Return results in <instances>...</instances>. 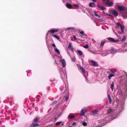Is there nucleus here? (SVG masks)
I'll use <instances>...</instances> for the list:
<instances>
[{"label": "nucleus", "mask_w": 127, "mask_h": 127, "mask_svg": "<svg viewBox=\"0 0 127 127\" xmlns=\"http://www.w3.org/2000/svg\"><path fill=\"white\" fill-rule=\"evenodd\" d=\"M76 60V58L75 57H74L71 58V61L72 62H74Z\"/></svg>", "instance_id": "obj_37"}, {"label": "nucleus", "mask_w": 127, "mask_h": 127, "mask_svg": "<svg viewBox=\"0 0 127 127\" xmlns=\"http://www.w3.org/2000/svg\"><path fill=\"white\" fill-rule=\"evenodd\" d=\"M108 98H111V97H110V95L109 94H108Z\"/></svg>", "instance_id": "obj_50"}, {"label": "nucleus", "mask_w": 127, "mask_h": 127, "mask_svg": "<svg viewBox=\"0 0 127 127\" xmlns=\"http://www.w3.org/2000/svg\"><path fill=\"white\" fill-rule=\"evenodd\" d=\"M64 89V85L61 86L60 87V90L61 91H63Z\"/></svg>", "instance_id": "obj_30"}, {"label": "nucleus", "mask_w": 127, "mask_h": 127, "mask_svg": "<svg viewBox=\"0 0 127 127\" xmlns=\"http://www.w3.org/2000/svg\"><path fill=\"white\" fill-rule=\"evenodd\" d=\"M108 99H109V101L110 102V103H111V102L112 101L111 99V98H108Z\"/></svg>", "instance_id": "obj_46"}, {"label": "nucleus", "mask_w": 127, "mask_h": 127, "mask_svg": "<svg viewBox=\"0 0 127 127\" xmlns=\"http://www.w3.org/2000/svg\"><path fill=\"white\" fill-rule=\"evenodd\" d=\"M119 95H120V96L123 99L121 101L120 110H121L120 112H121L124 108L125 101L126 98V97L127 96V93L126 92L125 94L122 93V91H121L120 92L119 90L116 96L119 97Z\"/></svg>", "instance_id": "obj_1"}, {"label": "nucleus", "mask_w": 127, "mask_h": 127, "mask_svg": "<svg viewBox=\"0 0 127 127\" xmlns=\"http://www.w3.org/2000/svg\"><path fill=\"white\" fill-rule=\"evenodd\" d=\"M107 39L111 42H114V41H115V39L114 38L109 37L107 38Z\"/></svg>", "instance_id": "obj_17"}, {"label": "nucleus", "mask_w": 127, "mask_h": 127, "mask_svg": "<svg viewBox=\"0 0 127 127\" xmlns=\"http://www.w3.org/2000/svg\"><path fill=\"white\" fill-rule=\"evenodd\" d=\"M88 44H86L84 46H83V47L86 49L88 48Z\"/></svg>", "instance_id": "obj_39"}, {"label": "nucleus", "mask_w": 127, "mask_h": 127, "mask_svg": "<svg viewBox=\"0 0 127 127\" xmlns=\"http://www.w3.org/2000/svg\"><path fill=\"white\" fill-rule=\"evenodd\" d=\"M82 125L84 126H86L87 125V124L86 122H83L82 123Z\"/></svg>", "instance_id": "obj_38"}, {"label": "nucleus", "mask_w": 127, "mask_h": 127, "mask_svg": "<svg viewBox=\"0 0 127 127\" xmlns=\"http://www.w3.org/2000/svg\"><path fill=\"white\" fill-rule=\"evenodd\" d=\"M92 53H94V54H95L93 52H92Z\"/></svg>", "instance_id": "obj_62"}, {"label": "nucleus", "mask_w": 127, "mask_h": 127, "mask_svg": "<svg viewBox=\"0 0 127 127\" xmlns=\"http://www.w3.org/2000/svg\"><path fill=\"white\" fill-rule=\"evenodd\" d=\"M80 70L82 71V72L83 75L85 79V80L86 81V82H87L88 83L89 82V81L88 79V78L87 77L85 76V71L84 69L81 66H80Z\"/></svg>", "instance_id": "obj_3"}, {"label": "nucleus", "mask_w": 127, "mask_h": 127, "mask_svg": "<svg viewBox=\"0 0 127 127\" xmlns=\"http://www.w3.org/2000/svg\"><path fill=\"white\" fill-rule=\"evenodd\" d=\"M67 90H68V88H67ZM64 93H66V96L65 97V100L66 101L68 100L69 98V92L68 90L67 91L66 89V90H65Z\"/></svg>", "instance_id": "obj_4"}, {"label": "nucleus", "mask_w": 127, "mask_h": 127, "mask_svg": "<svg viewBox=\"0 0 127 127\" xmlns=\"http://www.w3.org/2000/svg\"><path fill=\"white\" fill-rule=\"evenodd\" d=\"M106 4L107 6L111 7L113 6V3L111 1H107L106 2Z\"/></svg>", "instance_id": "obj_8"}, {"label": "nucleus", "mask_w": 127, "mask_h": 127, "mask_svg": "<svg viewBox=\"0 0 127 127\" xmlns=\"http://www.w3.org/2000/svg\"><path fill=\"white\" fill-rule=\"evenodd\" d=\"M59 70L61 78L62 79H63V76H62V74H63L64 73V72L62 68H60L59 69Z\"/></svg>", "instance_id": "obj_7"}, {"label": "nucleus", "mask_w": 127, "mask_h": 127, "mask_svg": "<svg viewBox=\"0 0 127 127\" xmlns=\"http://www.w3.org/2000/svg\"><path fill=\"white\" fill-rule=\"evenodd\" d=\"M80 66H81L80 65H78V66L80 68Z\"/></svg>", "instance_id": "obj_57"}, {"label": "nucleus", "mask_w": 127, "mask_h": 127, "mask_svg": "<svg viewBox=\"0 0 127 127\" xmlns=\"http://www.w3.org/2000/svg\"><path fill=\"white\" fill-rule=\"evenodd\" d=\"M65 73L66 74V72H65V73H64L63 74H62V76L63 78V79H62L63 80H64V79H67V75L65 74Z\"/></svg>", "instance_id": "obj_19"}, {"label": "nucleus", "mask_w": 127, "mask_h": 127, "mask_svg": "<svg viewBox=\"0 0 127 127\" xmlns=\"http://www.w3.org/2000/svg\"><path fill=\"white\" fill-rule=\"evenodd\" d=\"M114 76H115L114 75L112 74H109L108 75V79H110L112 77Z\"/></svg>", "instance_id": "obj_25"}, {"label": "nucleus", "mask_w": 127, "mask_h": 127, "mask_svg": "<svg viewBox=\"0 0 127 127\" xmlns=\"http://www.w3.org/2000/svg\"><path fill=\"white\" fill-rule=\"evenodd\" d=\"M62 1H63V2H64V0H63Z\"/></svg>", "instance_id": "obj_58"}, {"label": "nucleus", "mask_w": 127, "mask_h": 127, "mask_svg": "<svg viewBox=\"0 0 127 127\" xmlns=\"http://www.w3.org/2000/svg\"><path fill=\"white\" fill-rule=\"evenodd\" d=\"M117 24L118 26H120L121 28H124V26L123 24H121L119 22H117Z\"/></svg>", "instance_id": "obj_20"}, {"label": "nucleus", "mask_w": 127, "mask_h": 127, "mask_svg": "<svg viewBox=\"0 0 127 127\" xmlns=\"http://www.w3.org/2000/svg\"><path fill=\"white\" fill-rule=\"evenodd\" d=\"M122 16L124 19L127 18V12H125L122 14Z\"/></svg>", "instance_id": "obj_11"}, {"label": "nucleus", "mask_w": 127, "mask_h": 127, "mask_svg": "<svg viewBox=\"0 0 127 127\" xmlns=\"http://www.w3.org/2000/svg\"><path fill=\"white\" fill-rule=\"evenodd\" d=\"M111 71L112 73L114 74L116 72V70H111Z\"/></svg>", "instance_id": "obj_42"}, {"label": "nucleus", "mask_w": 127, "mask_h": 127, "mask_svg": "<svg viewBox=\"0 0 127 127\" xmlns=\"http://www.w3.org/2000/svg\"><path fill=\"white\" fill-rule=\"evenodd\" d=\"M98 112V111L96 110H94L92 111V113L95 114H97Z\"/></svg>", "instance_id": "obj_32"}, {"label": "nucleus", "mask_w": 127, "mask_h": 127, "mask_svg": "<svg viewBox=\"0 0 127 127\" xmlns=\"http://www.w3.org/2000/svg\"><path fill=\"white\" fill-rule=\"evenodd\" d=\"M28 74H27V76H28Z\"/></svg>", "instance_id": "obj_60"}, {"label": "nucleus", "mask_w": 127, "mask_h": 127, "mask_svg": "<svg viewBox=\"0 0 127 127\" xmlns=\"http://www.w3.org/2000/svg\"><path fill=\"white\" fill-rule=\"evenodd\" d=\"M107 15L108 16H111V17H112V16L111 15H110V14H107Z\"/></svg>", "instance_id": "obj_53"}, {"label": "nucleus", "mask_w": 127, "mask_h": 127, "mask_svg": "<svg viewBox=\"0 0 127 127\" xmlns=\"http://www.w3.org/2000/svg\"><path fill=\"white\" fill-rule=\"evenodd\" d=\"M108 114L110 115L111 116V117L110 118H109V119H111V120H112L117 118V116L115 117L116 114L115 113V111L113 109H109L108 111Z\"/></svg>", "instance_id": "obj_2"}, {"label": "nucleus", "mask_w": 127, "mask_h": 127, "mask_svg": "<svg viewBox=\"0 0 127 127\" xmlns=\"http://www.w3.org/2000/svg\"><path fill=\"white\" fill-rule=\"evenodd\" d=\"M126 39V37L125 36H124L123 38H122L121 40L122 41H124Z\"/></svg>", "instance_id": "obj_40"}, {"label": "nucleus", "mask_w": 127, "mask_h": 127, "mask_svg": "<svg viewBox=\"0 0 127 127\" xmlns=\"http://www.w3.org/2000/svg\"><path fill=\"white\" fill-rule=\"evenodd\" d=\"M75 117V116L74 115H69L68 116V119H72L74 118Z\"/></svg>", "instance_id": "obj_31"}, {"label": "nucleus", "mask_w": 127, "mask_h": 127, "mask_svg": "<svg viewBox=\"0 0 127 127\" xmlns=\"http://www.w3.org/2000/svg\"><path fill=\"white\" fill-rule=\"evenodd\" d=\"M52 45V46L54 47H56V45L54 43H53Z\"/></svg>", "instance_id": "obj_49"}, {"label": "nucleus", "mask_w": 127, "mask_h": 127, "mask_svg": "<svg viewBox=\"0 0 127 127\" xmlns=\"http://www.w3.org/2000/svg\"><path fill=\"white\" fill-rule=\"evenodd\" d=\"M89 6L91 7H95V4L94 2H91L89 3Z\"/></svg>", "instance_id": "obj_18"}, {"label": "nucleus", "mask_w": 127, "mask_h": 127, "mask_svg": "<svg viewBox=\"0 0 127 127\" xmlns=\"http://www.w3.org/2000/svg\"><path fill=\"white\" fill-rule=\"evenodd\" d=\"M68 48L69 49L72 51H73V50L74 48L73 47V46L72 45V43L71 42L69 43L68 47Z\"/></svg>", "instance_id": "obj_13"}, {"label": "nucleus", "mask_w": 127, "mask_h": 127, "mask_svg": "<svg viewBox=\"0 0 127 127\" xmlns=\"http://www.w3.org/2000/svg\"><path fill=\"white\" fill-rule=\"evenodd\" d=\"M53 36L57 38V39H58V40H59L60 38L57 35H53Z\"/></svg>", "instance_id": "obj_34"}, {"label": "nucleus", "mask_w": 127, "mask_h": 127, "mask_svg": "<svg viewBox=\"0 0 127 127\" xmlns=\"http://www.w3.org/2000/svg\"><path fill=\"white\" fill-rule=\"evenodd\" d=\"M74 5L77 7H79V5L78 4H75Z\"/></svg>", "instance_id": "obj_48"}, {"label": "nucleus", "mask_w": 127, "mask_h": 127, "mask_svg": "<svg viewBox=\"0 0 127 127\" xmlns=\"http://www.w3.org/2000/svg\"><path fill=\"white\" fill-rule=\"evenodd\" d=\"M57 102V101L56 100H54L52 102V103H51V105H52L54 104H56Z\"/></svg>", "instance_id": "obj_35"}, {"label": "nucleus", "mask_w": 127, "mask_h": 127, "mask_svg": "<svg viewBox=\"0 0 127 127\" xmlns=\"http://www.w3.org/2000/svg\"><path fill=\"white\" fill-rule=\"evenodd\" d=\"M76 123L75 122H74L73 123L72 125H76Z\"/></svg>", "instance_id": "obj_51"}, {"label": "nucleus", "mask_w": 127, "mask_h": 127, "mask_svg": "<svg viewBox=\"0 0 127 127\" xmlns=\"http://www.w3.org/2000/svg\"><path fill=\"white\" fill-rule=\"evenodd\" d=\"M73 38L74 39L76 40H77V39L76 37L75 36V35H73Z\"/></svg>", "instance_id": "obj_45"}, {"label": "nucleus", "mask_w": 127, "mask_h": 127, "mask_svg": "<svg viewBox=\"0 0 127 127\" xmlns=\"http://www.w3.org/2000/svg\"><path fill=\"white\" fill-rule=\"evenodd\" d=\"M77 53L79 54L80 56H82L83 55V53L82 51L80 50H77Z\"/></svg>", "instance_id": "obj_21"}, {"label": "nucleus", "mask_w": 127, "mask_h": 127, "mask_svg": "<svg viewBox=\"0 0 127 127\" xmlns=\"http://www.w3.org/2000/svg\"><path fill=\"white\" fill-rule=\"evenodd\" d=\"M91 62L93 64V65L94 66H98V64L96 62L93 60H92Z\"/></svg>", "instance_id": "obj_15"}, {"label": "nucleus", "mask_w": 127, "mask_h": 127, "mask_svg": "<svg viewBox=\"0 0 127 127\" xmlns=\"http://www.w3.org/2000/svg\"><path fill=\"white\" fill-rule=\"evenodd\" d=\"M62 115V113L61 112L57 113L56 115L55 119H57L60 116Z\"/></svg>", "instance_id": "obj_22"}, {"label": "nucleus", "mask_w": 127, "mask_h": 127, "mask_svg": "<svg viewBox=\"0 0 127 127\" xmlns=\"http://www.w3.org/2000/svg\"><path fill=\"white\" fill-rule=\"evenodd\" d=\"M74 29V28H73V27H71V28H67V29Z\"/></svg>", "instance_id": "obj_47"}, {"label": "nucleus", "mask_w": 127, "mask_h": 127, "mask_svg": "<svg viewBox=\"0 0 127 127\" xmlns=\"http://www.w3.org/2000/svg\"><path fill=\"white\" fill-rule=\"evenodd\" d=\"M108 42V41L107 40L104 39V40H102L101 41V46H103L104 45V43H107Z\"/></svg>", "instance_id": "obj_12"}, {"label": "nucleus", "mask_w": 127, "mask_h": 127, "mask_svg": "<svg viewBox=\"0 0 127 127\" xmlns=\"http://www.w3.org/2000/svg\"><path fill=\"white\" fill-rule=\"evenodd\" d=\"M92 53H94V54H95L93 52H92Z\"/></svg>", "instance_id": "obj_63"}, {"label": "nucleus", "mask_w": 127, "mask_h": 127, "mask_svg": "<svg viewBox=\"0 0 127 127\" xmlns=\"http://www.w3.org/2000/svg\"><path fill=\"white\" fill-rule=\"evenodd\" d=\"M39 117H35V119L34 120V121L35 122L39 120Z\"/></svg>", "instance_id": "obj_33"}, {"label": "nucleus", "mask_w": 127, "mask_h": 127, "mask_svg": "<svg viewBox=\"0 0 127 127\" xmlns=\"http://www.w3.org/2000/svg\"><path fill=\"white\" fill-rule=\"evenodd\" d=\"M51 30L52 31H51V30H49L48 31V32H47L46 34V37L47 36L48 34L50 33H53L55 32H57L58 31V30L57 29H56V30L54 29H52Z\"/></svg>", "instance_id": "obj_5"}, {"label": "nucleus", "mask_w": 127, "mask_h": 127, "mask_svg": "<svg viewBox=\"0 0 127 127\" xmlns=\"http://www.w3.org/2000/svg\"><path fill=\"white\" fill-rule=\"evenodd\" d=\"M31 70H29V71H26V72H31Z\"/></svg>", "instance_id": "obj_54"}, {"label": "nucleus", "mask_w": 127, "mask_h": 127, "mask_svg": "<svg viewBox=\"0 0 127 127\" xmlns=\"http://www.w3.org/2000/svg\"><path fill=\"white\" fill-rule=\"evenodd\" d=\"M65 88L66 89V86H65Z\"/></svg>", "instance_id": "obj_61"}, {"label": "nucleus", "mask_w": 127, "mask_h": 127, "mask_svg": "<svg viewBox=\"0 0 127 127\" xmlns=\"http://www.w3.org/2000/svg\"><path fill=\"white\" fill-rule=\"evenodd\" d=\"M117 6L118 9L120 11H123L125 9V7L123 6L118 5Z\"/></svg>", "instance_id": "obj_9"}, {"label": "nucleus", "mask_w": 127, "mask_h": 127, "mask_svg": "<svg viewBox=\"0 0 127 127\" xmlns=\"http://www.w3.org/2000/svg\"><path fill=\"white\" fill-rule=\"evenodd\" d=\"M55 52L57 53L58 54H60V52L59 50L57 48H55Z\"/></svg>", "instance_id": "obj_28"}, {"label": "nucleus", "mask_w": 127, "mask_h": 127, "mask_svg": "<svg viewBox=\"0 0 127 127\" xmlns=\"http://www.w3.org/2000/svg\"><path fill=\"white\" fill-rule=\"evenodd\" d=\"M97 7L101 10H104L105 9V8L103 6H102L100 5H98Z\"/></svg>", "instance_id": "obj_23"}, {"label": "nucleus", "mask_w": 127, "mask_h": 127, "mask_svg": "<svg viewBox=\"0 0 127 127\" xmlns=\"http://www.w3.org/2000/svg\"><path fill=\"white\" fill-rule=\"evenodd\" d=\"M64 125V123H62V126H63Z\"/></svg>", "instance_id": "obj_55"}, {"label": "nucleus", "mask_w": 127, "mask_h": 127, "mask_svg": "<svg viewBox=\"0 0 127 127\" xmlns=\"http://www.w3.org/2000/svg\"><path fill=\"white\" fill-rule=\"evenodd\" d=\"M39 125L38 123L34 124L32 123L28 127H36Z\"/></svg>", "instance_id": "obj_14"}, {"label": "nucleus", "mask_w": 127, "mask_h": 127, "mask_svg": "<svg viewBox=\"0 0 127 127\" xmlns=\"http://www.w3.org/2000/svg\"><path fill=\"white\" fill-rule=\"evenodd\" d=\"M80 34H82L83 36H86L87 35L86 34L84 33V32L83 31H81L80 32Z\"/></svg>", "instance_id": "obj_27"}, {"label": "nucleus", "mask_w": 127, "mask_h": 127, "mask_svg": "<svg viewBox=\"0 0 127 127\" xmlns=\"http://www.w3.org/2000/svg\"><path fill=\"white\" fill-rule=\"evenodd\" d=\"M61 123V121L57 122V123H56V125H60Z\"/></svg>", "instance_id": "obj_41"}, {"label": "nucleus", "mask_w": 127, "mask_h": 127, "mask_svg": "<svg viewBox=\"0 0 127 127\" xmlns=\"http://www.w3.org/2000/svg\"><path fill=\"white\" fill-rule=\"evenodd\" d=\"M60 62H61L62 63L63 65V67H65L66 64L64 59H63L60 60Z\"/></svg>", "instance_id": "obj_10"}, {"label": "nucleus", "mask_w": 127, "mask_h": 127, "mask_svg": "<svg viewBox=\"0 0 127 127\" xmlns=\"http://www.w3.org/2000/svg\"><path fill=\"white\" fill-rule=\"evenodd\" d=\"M66 6L69 9H71V4L68 3H66Z\"/></svg>", "instance_id": "obj_26"}, {"label": "nucleus", "mask_w": 127, "mask_h": 127, "mask_svg": "<svg viewBox=\"0 0 127 127\" xmlns=\"http://www.w3.org/2000/svg\"><path fill=\"white\" fill-rule=\"evenodd\" d=\"M112 13L116 17L118 15V13L115 10L112 11Z\"/></svg>", "instance_id": "obj_16"}, {"label": "nucleus", "mask_w": 127, "mask_h": 127, "mask_svg": "<svg viewBox=\"0 0 127 127\" xmlns=\"http://www.w3.org/2000/svg\"><path fill=\"white\" fill-rule=\"evenodd\" d=\"M119 40H115V41H114V42H119Z\"/></svg>", "instance_id": "obj_44"}, {"label": "nucleus", "mask_w": 127, "mask_h": 127, "mask_svg": "<svg viewBox=\"0 0 127 127\" xmlns=\"http://www.w3.org/2000/svg\"><path fill=\"white\" fill-rule=\"evenodd\" d=\"M114 86V83L113 81H112V83L111 84V86H110V88L111 89V90H113V88Z\"/></svg>", "instance_id": "obj_29"}, {"label": "nucleus", "mask_w": 127, "mask_h": 127, "mask_svg": "<svg viewBox=\"0 0 127 127\" xmlns=\"http://www.w3.org/2000/svg\"><path fill=\"white\" fill-rule=\"evenodd\" d=\"M92 1L94 2H95L96 1V0H92Z\"/></svg>", "instance_id": "obj_56"}, {"label": "nucleus", "mask_w": 127, "mask_h": 127, "mask_svg": "<svg viewBox=\"0 0 127 127\" xmlns=\"http://www.w3.org/2000/svg\"><path fill=\"white\" fill-rule=\"evenodd\" d=\"M86 112L87 110L86 108H85L82 109L81 111L80 116H84L85 113Z\"/></svg>", "instance_id": "obj_6"}, {"label": "nucleus", "mask_w": 127, "mask_h": 127, "mask_svg": "<svg viewBox=\"0 0 127 127\" xmlns=\"http://www.w3.org/2000/svg\"><path fill=\"white\" fill-rule=\"evenodd\" d=\"M68 127H72L71 126H69Z\"/></svg>", "instance_id": "obj_59"}, {"label": "nucleus", "mask_w": 127, "mask_h": 127, "mask_svg": "<svg viewBox=\"0 0 127 127\" xmlns=\"http://www.w3.org/2000/svg\"><path fill=\"white\" fill-rule=\"evenodd\" d=\"M111 50L112 51H113L115 50V49L113 47H112L111 48Z\"/></svg>", "instance_id": "obj_52"}, {"label": "nucleus", "mask_w": 127, "mask_h": 127, "mask_svg": "<svg viewBox=\"0 0 127 127\" xmlns=\"http://www.w3.org/2000/svg\"><path fill=\"white\" fill-rule=\"evenodd\" d=\"M105 0H103V1H105Z\"/></svg>", "instance_id": "obj_64"}, {"label": "nucleus", "mask_w": 127, "mask_h": 127, "mask_svg": "<svg viewBox=\"0 0 127 127\" xmlns=\"http://www.w3.org/2000/svg\"><path fill=\"white\" fill-rule=\"evenodd\" d=\"M121 32H118V33L119 34H120V35L124 33V28H122H122H121Z\"/></svg>", "instance_id": "obj_24"}, {"label": "nucleus", "mask_w": 127, "mask_h": 127, "mask_svg": "<svg viewBox=\"0 0 127 127\" xmlns=\"http://www.w3.org/2000/svg\"><path fill=\"white\" fill-rule=\"evenodd\" d=\"M106 123H102V124L101 125H100V127H101L102 126H104V125H105L106 124Z\"/></svg>", "instance_id": "obj_43"}, {"label": "nucleus", "mask_w": 127, "mask_h": 127, "mask_svg": "<svg viewBox=\"0 0 127 127\" xmlns=\"http://www.w3.org/2000/svg\"><path fill=\"white\" fill-rule=\"evenodd\" d=\"M94 15L96 17H98L99 18L100 17V16L99 15H98L97 14L96 12V11L94 12Z\"/></svg>", "instance_id": "obj_36"}]
</instances>
